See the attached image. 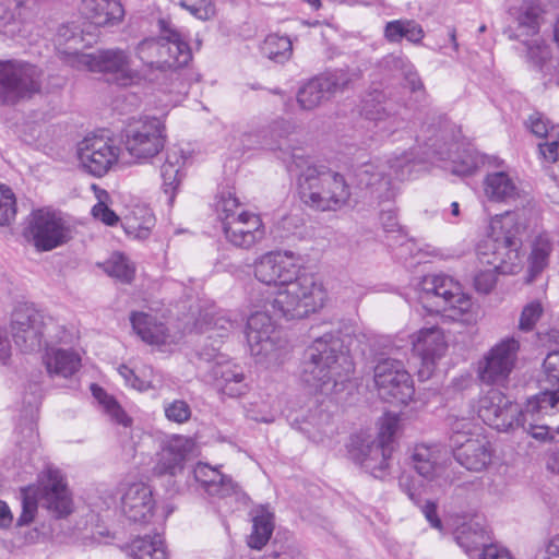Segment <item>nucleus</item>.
<instances>
[{
	"label": "nucleus",
	"instance_id": "f257e3e1",
	"mask_svg": "<svg viewBox=\"0 0 559 559\" xmlns=\"http://www.w3.org/2000/svg\"><path fill=\"white\" fill-rule=\"evenodd\" d=\"M514 213L497 215L490 223V234L478 245L477 257L481 264L490 266L474 276L477 292L488 294L496 285V273L512 274L521 264V239Z\"/></svg>",
	"mask_w": 559,
	"mask_h": 559
},
{
	"label": "nucleus",
	"instance_id": "f03ea898",
	"mask_svg": "<svg viewBox=\"0 0 559 559\" xmlns=\"http://www.w3.org/2000/svg\"><path fill=\"white\" fill-rule=\"evenodd\" d=\"M288 171L298 176L300 200L320 212H336L349 204L352 189L344 175L325 165L311 164L308 157L293 154Z\"/></svg>",
	"mask_w": 559,
	"mask_h": 559
},
{
	"label": "nucleus",
	"instance_id": "7ed1b4c3",
	"mask_svg": "<svg viewBox=\"0 0 559 559\" xmlns=\"http://www.w3.org/2000/svg\"><path fill=\"white\" fill-rule=\"evenodd\" d=\"M342 341L333 332L324 333L314 338L305 352L301 364V380L310 389L330 394L336 392L348 380L349 368H345L341 359Z\"/></svg>",
	"mask_w": 559,
	"mask_h": 559
},
{
	"label": "nucleus",
	"instance_id": "20e7f679",
	"mask_svg": "<svg viewBox=\"0 0 559 559\" xmlns=\"http://www.w3.org/2000/svg\"><path fill=\"white\" fill-rule=\"evenodd\" d=\"M428 142L424 143L421 155H416L413 150L409 152L393 153L385 163L378 165L372 162L360 165L355 176L360 187L373 189L378 192V197L382 198V191H384L385 199L393 198L395 195L392 179L403 181L411 177L415 163L418 159L424 162L431 156H440L444 158L442 153L436 148V143Z\"/></svg>",
	"mask_w": 559,
	"mask_h": 559
},
{
	"label": "nucleus",
	"instance_id": "39448f33",
	"mask_svg": "<svg viewBox=\"0 0 559 559\" xmlns=\"http://www.w3.org/2000/svg\"><path fill=\"white\" fill-rule=\"evenodd\" d=\"M418 298L429 311L442 312L453 321L469 323L474 320L473 302L462 292L461 284L444 274H428L416 285Z\"/></svg>",
	"mask_w": 559,
	"mask_h": 559
},
{
	"label": "nucleus",
	"instance_id": "423d86ee",
	"mask_svg": "<svg viewBox=\"0 0 559 559\" xmlns=\"http://www.w3.org/2000/svg\"><path fill=\"white\" fill-rule=\"evenodd\" d=\"M325 299L323 285L312 275L302 274L278 288L270 304L275 314L294 320L321 309Z\"/></svg>",
	"mask_w": 559,
	"mask_h": 559
},
{
	"label": "nucleus",
	"instance_id": "0eeeda50",
	"mask_svg": "<svg viewBox=\"0 0 559 559\" xmlns=\"http://www.w3.org/2000/svg\"><path fill=\"white\" fill-rule=\"evenodd\" d=\"M166 126L160 118L144 116L129 123L123 134L128 154L139 164L151 163L165 147Z\"/></svg>",
	"mask_w": 559,
	"mask_h": 559
},
{
	"label": "nucleus",
	"instance_id": "6e6552de",
	"mask_svg": "<svg viewBox=\"0 0 559 559\" xmlns=\"http://www.w3.org/2000/svg\"><path fill=\"white\" fill-rule=\"evenodd\" d=\"M250 353L257 362L280 364L287 353L286 341L266 312L257 311L247 320L246 331Z\"/></svg>",
	"mask_w": 559,
	"mask_h": 559
},
{
	"label": "nucleus",
	"instance_id": "1a4fd4ad",
	"mask_svg": "<svg viewBox=\"0 0 559 559\" xmlns=\"http://www.w3.org/2000/svg\"><path fill=\"white\" fill-rule=\"evenodd\" d=\"M557 414H559V391L539 392L527 400L514 427H522L534 439L546 441L552 439L551 431L559 429V421L552 419Z\"/></svg>",
	"mask_w": 559,
	"mask_h": 559
},
{
	"label": "nucleus",
	"instance_id": "9d476101",
	"mask_svg": "<svg viewBox=\"0 0 559 559\" xmlns=\"http://www.w3.org/2000/svg\"><path fill=\"white\" fill-rule=\"evenodd\" d=\"M53 319L33 304H17L11 314L12 338L22 352L40 348L47 328Z\"/></svg>",
	"mask_w": 559,
	"mask_h": 559
},
{
	"label": "nucleus",
	"instance_id": "9b49d317",
	"mask_svg": "<svg viewBox=\"0 0 559 559\" xmlns=\"http://www.w3.org/2000/svg\"><path fill=\"white\" fill-rule=\"evenodd\" d=\"M78 63L88 71L111 75L120 86H130L141 81L140 71L132 68L131 53L121 48L100 49L94 53L76 56Z\"/></svg>",
	"mask_w": 559,
	"mask_h": 559
},
{
	"label": "nucleus",
	"instance_id": "f8f14e48",
	"mask_svg": "<svg viewBox=\"0 0 559 559\" xmlns=\"http://www.w3.org/2000/svg\"><path fill=\"white\" fill-rule=\"evenodd\" d=\"M43 72L37 67L20 61H0V100L14 104L31 97L41 87Z\"/></svg>",
	"mask_w": 559,
	"mask_h": 559
},
{
	"label": "nucleus",
	"instance_id": "ddd939ff",
	"mask_svg": "<svg viewBox=\"0 0 559 559\" xmlns=\"http://www.w3.org/2000/svg\"><path fill=\"white\" fill-rule=\"evenodd\" d=\"M520 350V342L515 337H506L493 345L477 365V377L490 385H504L512 373Z\"/></svg>",
	"mask_w": 559,
	"mask_h": 559
},
{
	"label": "nucleus",
	"instance_id": "4468645a",
	"mask_svg": "<svg viewBox=\"0 0 559 559\" xmlns=\"http://www.w3.org/2000/svg\"><path fill=\"white\" fill-rule=\"evenodd\" d=\"M380 396L389 402L407 404L414 395L413 380L404 365L392 358H381L373 370Z\"/></svg>",
	"mask_w": 559,
	"mask_h": 559
},
{
	"label": "nucleus",
	"instance_id": "2eb2a0df",
	"mask_svg": "<svg viewBox=\"0 0 559 559\" xmlns=\"http://www.w3.org/2000/svg\"><path fill=\"white\" fill-rule=\"evenodd\" d=\"M193 477L213 502L224 501L226 504H247L248 496L231 476L223 474L217 467L199 462L193 467Z\"/></svg>",
	"mask_w": 559,
	"mask_h": 559
},
{
	"label": "nucleus",
	"instance_id": "dca6fc26",
	"mask_svg": "<svg viewBox=\"0 0 559 559\" xmlns=\"http://www.w3.org/2000/svg\"><path fill=\"white\" fill-rule=\"evenodd\" d=\"M467 423L457 421L453 427V456L455 461L469 472L479 473L489 467L495 453L491 442L483 436L466 437L461 432Z\"/></svg>",
	"mask_w": 559,
	"mask_h": 559
},
{
	"label": "nucleus",
	"instance_id": "f3484780",
	"mask_svg": "<svg viewBox=\"0 0 559 559\" xmlns=\"http://www.w3.org/2000/svg\"><path fill=\"white\" fill-rule=\"evenodd\" d=\"M355 74L349 70L338 69L309 80L297 94L301 109L312 110L349 87Z\"/></svg>",
	"mask_w": 559,
	"mask_h": 559
},
{
	"label": "nucleus",
	"instance_id": "a211bd4d",
	"mask_svg": "<svg viewBox=\"0 0 559 559\" xmlns=\"http://www.w3.org/2000/svg\"><path fill=\"white\" fill-rule=\"evenodd\" d=\"M120 147L110 138L87 136L78 148V157L81 167L94 177H103L117 164Z\"/></svg>",
	"mask_w": 559,
	"mask_h": 559
},
{
	"label": "nucleus",
	"instance_id": "6ab92c4d",
	"mask_svg": "<svg viewBox=\"0 0 559 559\" xmlns=\"http://www.w3.org/2000/svg\"><path fill=\"white\" fill-rule=\"evenodd\" d=\"M299 259L292 251L267 252L254 262L255 278L266 285L283 287L301 276Z\"/></svg>",
	"mask_w": 559,
	"mask_h": 559
},
{
	"label": "nucleus",
	"instance_id": "aec40b11",
	"mask_svg": "<svg viewBox=\"0 0 559 559\" xmlns=\"http://www.w3.org/2000/svg\"><path fill=\"white\" fill-rule=\"evenodd\" d=\"M393 447L383 445L365 432L352 437L349 456L376 478H382L389 467Z\"/></svg>",
	"mask_w": 559,
	"mask_h": 559
},
{
	"label": "nucleus",
	"instance_id": "412c9836",
	"mask_svg": "<svg viewBox=\"0 0 559 559\" xmlns=\"http://www.w3.org/2000/svg\"><path fill=\"white\" fill-rule=\"evenodd\" d=\"M520 412L519 404L510 401L497 389L488 390L478 400V417L486 425L498 431H507L514 428Z\"/></svg>",
	"mask_w": 559,
	"mask_h": 559
},
{
	"label": "nucleus",
	"instance_id": "4be33fe9",
	"mask_svg": "<svg viewBox=\"0 0 559 559\" xmlns=\"http://www.w3.org/2000/svg\"><path fill=\"white\" fill-rule=\"evenodd\" d=\"M400 103L392 97L390 91L371 88L361 100V115L374 122L383 135H390L397 127V109Z\"/></svg>",
	"mask_w": 559,
	"mask_h": 559
},
{
	"label": "nucleus",
	"instance_id": "5701e85b",
	"mask_svg": "<svg viewBox=\"0 0 559 559\" xmlns=\"http://www.w3.org/2000/svg\"><path fill=\"white\" fill-rule=\"evenodd\" d=\"M29 231L34 246L40 251H50L70 239V229L63 219L46 210L33 212Z\"/></svg>",
	"mask_w": 559,
	"mask_h": 559
},
{
	"label": "nucleus",
	"instance_id": "b1692460",
	"mask_svg": "<svg viewBox=\"0 0 559 559\" xmlns=\"http://www.w3.org/2000/svg\"><path fill=\"white\" fill-rule=\"evenodd\" d=\"M449 461L447 449L438 443L416 444L411 454V464L416 473L428 481L442 485Z\"/></svg>",
	"mask_w": 559,
	"mask_h": 559
},
{
	"label": "nucleus",
	"instance_id": "393cba45",
	"mask_svg": "<svg viewBox=\"0 0 559 559\" xmlns=\"http://www.w3.org/2000/svg\"><path fill=\"white\" fill-rule=\"evenodd\" d=\"M39 503L56 519L66 518L72 512V498L60 471H46Z\"/></svg>",
	"mask_w": 559,
	"mask_h": 559
},
{
	"label": "nucleus",
	"instance_id": "a878e982",
	"mask_svg": "<svg viewBox=\"0 0 559 559\" xmlns=\"http://www.w3.org/2000/svg\"><path fill=\"white\" fill-rule=\"evenodd\" d=\"M162 34L163 47L167 50L163 55L164 72H170V76L179 80L178 70L186 67L192 59L191 48L182 35L165 20L158 21Z\"/></svg>",
	"mask_w": 559,
	"mask_h": 559
},
{
	"label": "nucleus",
	"instance_id": "bb28decb",
	"mask_svg": "<svg viewBox=\"0 0 559 559\" xmlns=\"http://www.w3.org/2000/svg\"><path fill=\"white\" fill-rule=\"evenodd\" d=\"M223 231L229 243L241 249L252 248L265 235L260 216L247 211H241L237 218H229L223 226Z\"/></svg>",
	"mask_w": 559,
	"mask_h": 559
},
{
	"label": "nucleus",
	"instance_id": "cd10ccee",
	"mask_svg": "<svg viewBox=\"0 0 559 559\" xmlns=\"http://www.w3.org/2000/svg\"><path fill=\"white\" fill-rule=\"evenodd\" d=\"M195 443L192 438L175 435L166 440L157 454L153 472L157 476H176L183 469V464L193 452Z\"/></svg>",
	"mask_w": 559,
	"mask_h": 559
},
{
	"label": "nucleus",
	"instance_id": "c85d7f7f",
	"mask_svg": "<svg viewBox=\"0 0 559 559\" xmlns=\"http://www.w3.org/2000/svg\"><path fill=\"white\" fill-rule=\"evenodd\" d=\"M154 507L152 489L143 483L130 485L121 498L123 514L134 523H147L153 516Z\"/></svg>",
	"mask_w": 559,
	"mask_h": 559
},
{
	"label": "nucleus",
	"instance_id": "c756f323",
	"mask_svg": "<svg viewBox=\"0 0 559 559\" xmlns=\"http://www.w3.org/2000/svg\"><path fill=\"white\" fill-rule=\"evenodd\" d=\"M414 353L420 357L423 366L431 371L435 362L440 359L447 350V342L442 330L438 326L420 329L412 335Z\"/></svg>",
	"mask_w": 559,
	"mask_h": 559
},
{
	"label": "nucleus",
	"instance_id": "7c9ffc66",
	"mask_svg": "<svg viewBox=\"0 0 559 559\" xmlns=\"http://www.w3.org/2000/svg\"><path fill=\"white\" fill-rule=\"evenodd\" d=\"M295 126L287 120H276L263 130L261 146L265 150L281 151V158L288 165L293 162V154L304 155L299 148H294L290 136L295 132Z\"/></svg>",
	"mask_w": 559,
	"mask_h": 559
},
{
	"label": "nucleus",
	"instance_id": "2f4dec72",
	"mask_svg": "<svg viewBox=\"0 0 559 559\" xmlns=\"http://www.w3.org/2000/svg\"><path fill=\"white\" fill-rule=\"evenodd\" d=\"M43 364L51 379H69L81 368V357L73 349L49 347L43 356Z\"/></svg>",
	"mask_w": 559,
	"mask_h": 559
},
{
	"label": "nucleus",
	"instance_id": "473e14b6",
	"mask_svg": "<svg viewBox=\"0 0 559 559\" xmlns=\"http://www.w3.org/2000/svg\"><path fill=\"white\" fill-rule=\"evenodd\" d=\"M82 11L97 26H115L124 16L119 0H82Z\"/></svg>",
	"mask_w": 559,
	"mask_h": 559
},
{
	"label": "nucleus",
	"instance_id": "72a5a7b5",
	"mask_svg": "<svg viewBox=\"0 0 559 559\" xmlns=\"http://www.w3.org/2000/svg\"><path fill=\"white\" fill-rule=\"evenodd\" d=\"M186 156L181 148L173 147L167 150L166 159L160 167L163 190L168 195V203L175 200L176 190L181 180V168L185 165Z\"/></svg>",
	"mask_w": 559,
	"mask_h": 559
},
{
	"label": "nucleus",
	"instance_id": "f704fd0d",
	"mask_svg": "<svg viewBox=\"0 0 559 559\" xmlns=\"http://www.w3.org/2000/svg\"><path fill=\"white\" fill-rule=\"evenodd\" d=\"M130 321L135 333L150 345H163L168 342L169 333L166 325L144 312H132Z\"/></svg>",
	"mask_w": 559,
	"mask_h": 559
},
{
	"label": "nucleus",
	"instance_id": "c9c22d12",
	"mask_svg": "<svg viewBox=\"0 0 559 559\" xmlns=\"http://www.w3.org/2000/svg\"><path fill=\"white\" fill-rule=\"evenodd\" d=\"M383 38L390 44H400L406 39L413 45H419L425 38V31L415 20L399 19L385 23Z\"/></svg>",
	"mask_w": 559,
	"mask_h": 559
},
{
	"label": "nucleus",
	"instance_id": "e433bc0d",
	"mask_svg": "<svg viewBox=\"0 0 559 559\" xmlns=\"http://www.w3.org/2000/svg\"><path fill=\"white\" fill-rule=\"evenodd\" d=\"M485 195L493 202H509L519 197V188L506 171H493L484 180Z\"/></svg>",
	"mask_w": 559,
	"mask_h": 559
},
{
	"label": "nucleus",
	"instance_id": "4c0bfd02",
	"mask_svg": "<svg viewBox=\"0 0 559 559\" xmlns=\"http://www.w3.org/2000/svg\"><path fill=\"white\" fill-rule=\"evenodd\" d=\"M132 559H168L164 538L159 534L139 536L128 545Z\"/></svg>",
	"mask_w": 559,
	"mask_h": 559
},
{
	"label": "nucleus",
	"instance_id": "58836bf2",
	"mask_svg": "<svg viewBox=\"0 0 559 559\" xmlns=\"http://www.w3.org/2000/svg\"><path fill=\"white\" fill-rule=\"evenodd\" d=\"M217 385L229 397H239L247 392L246 377L240 367L221 366L214 370Z\"/></svg>",
	"mask_w": 559,
	"mask_h": 559
},
{
	"label": "nucleus",
	"instance_id": "ea45409f",
	"mask_svg": "<svg viewBox=\"0 0 559 559\" xmlns=\"http://www.w3.org/2000/svg\"><path fill=\"white\" fill-rule=\"evenodd\" d=\"M135 56L142 61L147 70H157L164 72L162 58L163 55L167 53V50L163 47L162 35L158 38H145L140 41L135 49Z\"/></svg>",
	"mask_w": 559,
	"mask_h": 559
},
{
	"label": "nucleus",
	"instance_id": "a19ab883",
	"mask_svg": "<svg viewBox=\"0 0 559 559\" xmlns=\"http://www.w3.org/2000/svg\"><path fill=\"white\" fill-rule=\"evenodd\" d=\"M93 396L98 401L104 412L110 417L116 424L122 425L123 427H130L132 425V418L124 412L117 400L109 395L103 388L97 384L91 386Z\"/></svg>",
	"mask_w": 559,
	"mask_h": 559
},
{
	"label": "nucleus",
	"instance_id": "79ce46f5",
	"mask_svg": "<svg viewBox=\"0 0 559 559\" xmlns=\"http://www.w3.org/2000/svg\"><path fill=\"white\" fill-rule=\"evenodd\" d=\"M551 251L552 243L547 236L540 235L535 239L530 255L528 282L534 281L535 277L545 270V267L548 265V259Z\"/></svg>",
	"mask_w": 559,
	"mask_h": 559
},
{
	"label": "nucleus",
	"instance_id": "37998d69",
	"mask_svg": "<svg viewBox=\"0 0 559 559\" xmlns=\"http://www.w3.org/2000/svg\"><path fill=\"white\" fill-rule=\"evenodd\" d=\"M263 53L277 63L287 61L293 53V44L288 36L270 34L263 45Z\"/></svg>",
	"mask_w": 559,
	"mask_h": 559
},
{
	"label": "nucleus",
	"instance_id": "c03bdc74",
	"mask_svg": "<svg viewBox=\"0 0 559 559\" xmlns=\"http://www.w3.org/2000/svg\"><path fill=\"white\" fill-rule=\"evenodd\" d=\"M105 272L124 284H130L135 275L133 263L122 253H114L104 265Z\"/></svg>",
	"mask_w": 559,
	"mask_h": 559
},
{
	"label": "nucleus",
	"instance_id": "a18cd8bd",
	"mask_svg": "<svg viewBox=\"0 0 559 559\" xmlns=\"http://www.w3.org/2000/svg\"><path fill=\"white\" fill-rule=\"evenodd\" d=\"M272 514L262 512L253 518L252 533L248 545L253 549H261L270 539L273 533Z\"/></svg>",
	"mask_w": 559,
	"mask_h": 559
},
{
	"label": "nucleus",
	"instance_id": "49530a36",
	"mask_svg": "<svg viewBox=\"0 0 559 559\" xmlns=\"http://www.w3.org/2000/svg\"><path fill=\"white\" fill-rule=\"evenodd\" d=\"M540 383L544 385L542 392L559 391V350L548 353L545 357Z\"/></svg>",
	"mask_w": 559,
	"mask_h": 559
},
{
	"label": "nucleus",
	"instance_id": "de8ad7c7",
	"mask_svg": "<svg viewBox=\"0 0 559 559\" xmlns=\"http://www.w3.org/2000/svg\"><path fill=\"white\" fill-rule=\"evenodd\" d=\"M218 218L222 226L230 218H237L238 214L242 211L241 204L236 198L235 193L230 190L222 191L215 203Z\"/></svg>",
	"mask_w": 559,
	"mask_h": 559
},
{
	"label": "nucleus",
	"instance_id": "09e8293b",
	"mask_svg": "<svg viewBox=\"0 0 559 559\" xmlns=\"http://www.w3.org/2000/svg\"><path fill=\"white\" fill-rule=\"evenodd\" d=\"M412 62L403 52H392L383 56L377 62L379 71L388 76H394L396 73H403L411 69Z\"/></svg>",
	"mask_w": 559,
	"mask_h": 559
},
{
	"label": "nucleus",
	"instance_id": "8fccbe9b",
	"mask_svg": "<svg viewBox=\"0 0 559 559\" xmlns=\"http://www.w3.org/2000/svg\"><path fill=\"white\" fill-rule=\"evenodd\" d=\"M154 224L155 219L153 215L146 213L142 221H140L135 215L126 217L123 228L128 235L133 236L134 238L146 239L150 236Z\"/></svg>",
	"mask_w": 559,
	"mask_h": 559
},
{
	"label": "nucleus",
	"instance_id": "3c124183",
	"mask_svg": "<svg viewBox=\"0 0 559 559\" xmlns=\"http://www.w3.org/2000/svg\"><path fill=\"white\" fill-rule=\"evenodd\" d=\"M16 215L15 198L10 188L0 186V226L10 225Z\"/></svg>",
	"mask_w": 559,
	"mask_h": 559
},
{
	"label": "nucleus",
	"instance_id": "603ef678",
	"mask_svg": "<svg viewBox=\"0 0 559 559\" xmlns=\"http://www.w3.org/2000/svg\"><path fill=\"white\" fill-rule=\"evenodd\" d=\"M540 9L532 3H525L520 9L518 16L519 25L526 28L527 35H534L538 32Z\"/></svg>",
	"mask_w": 559,
	"mask_h": 559
},
{
	"label": "nucleus",
	"instance_id": "864d4df0",
	"mask_svg": "<svg viewBox=\"0 0 559 559\" xmlns=\"http://www.w3.org/2000/svg\"><path fill=\"white\" fill-rule=\"evenodd\" d=\"M98 202L92 207V215L94 218L103 222L108 226H114L118 223V215L107 206L104 199L108 198V193L105 190L98 189L96 191Z\"/></svg>",
	"mask_w": 559,
	"mask_h": 559
},
{
	"label": "nucleus",
	"instance_id": "5fc2aeb1",
	"mask_svg": "<svg viewBox=\"0 0 559 559\" xmlns=\"http://www.w3.org/2000/svg\"><path fill=\"white\" fill-rule=\"evenodd\" d=\"M164 413L169 421L176 424L187 423L192 414L190 405L183 400H174L164 404Z\"/></svg>",
	"mask_w": 559,
	"mask_h": 559
},
{
	"label": "nucleus",
	"instance_id": "6e6d98bb",
	"mask_svg": "<svg viewBox=\"0 0 559 559\" xmlns=\"http://www.w3.org/2000/svg\"><path fill=\"white\" fill-rule=\"evenodd\" d=\"M180 4L200 20H209L215 14L212 0H180Z\"/></svg>",
	"mask_w": 559,
	"mask_h": 559
},
{
	"label": "nucleus",
	"instance_id": "4d7b16f0",
	"mask_svg": "<svg viewBox=\"0 0 559 559\" xmlns=\"http://www.w3.org/2000/svg\"><path fill=\"white\" fill-rule=\"evenodd\" d=\"M543 313V307L538 301L527 304L521 313L519 329L524 332L532 331Z\"/></svg>",
	"mask_w": 559,
	"mask_h": 559
},
{
	"label": "nucleus",
	"instance_id": "13d9d810",
	"mask_svg": "<svg viewBox=\"0 0 559 559\" xmlns=\"http://www.w3.org/2000/svg\"><path fill=\"white\" fill-rule=\"evenodd\" d=\"M29 0H0V20L10 22L24 15Z\"/></svg>",
	"mask_w": 559,
	"mask_h": 559
},
{
	"label": "nucleus",
	"instance_id": "bf43d9fd",
	"mask_svg": "<svg viewBox=\"0 0 559 559\" xmlns=\"http://www.w3.org/2000/svg\"><path fill=\"white\" fill-rule=\"evenodd\" d=\"M526 127L536 136L545 139L550 135L552 130L559 129V127L551 124L550 121L540 112L532 114L526 121Z\"/></svg>",
	"mask_w": 559,
	"mask_h": 559
},
{
	"label": "nucleus",
	"instance_id": "052dcab7",
	"mask_svg": "<svg viewBox=\"0 0 559 559\" xmlns=\"http://www.w3.org/2000/svg\"><path fill=\"white\" fill-rule=\"evenodd\" d=\"M538 146L540 154L547 160L557 162L559 159V129L552 130L546 141Z\"/></svg>",
	"mask_w": 559,
	"mask_h": 559
},
{
	"label": "nucleus",
	"instance_id": "680f3d73",
	"mask_svg": "<svg viewBox=\"0 0 559 559\" xmlns=\"http://www.w3.org/2000/svg\"><path fill=\"white\" fill-rule=\"evenodd\" d=\"M472 531V525H464L456 534V542L467 554H469L472 550L477 549L481 543L480 534L477 532L473 533V536L469 535V532Z\"/></svg>",
	"mask_w": 559,
	"mask_h": 559
},
{
	"label": "nucleus",
	"instance_id": "e2e57ef3",
	"mask_svg": "<svg viewBox=\"0 0 559 559\" xmlns=\"http://www.w3.org/2000/svg\"><path fill=\"white\" fill-rule=\"evenodd\" d=\"M397 420L394 417H385L381 423L378 436L374 438L383 445L393 447V438L396 432Z\"/></svg>",
	"mask_w": 559,
	"mask_h": 559
},
{
	"label": "nucleus",
	"instance_id": "0e129e2a",
	"mask_svg": "<svg viewBox=\"0 0 559 559\" xmlns=\"http://www.w3.org/2000/svg\"><path fill=\"white\" fill-rule=\"evenodd\" d=\"M527 55L530 60L540 70L550 59V49L544 43H535L528 46Z\"/></svg>",
	"mask_w": 559,
	"mask_h": 559
},
{
	"label": "nucleus",
	"instance_id": "69168bd1",
	"mask_svg": "<svg viewBox=\"0 0 559 559\" xmlns=\"http://www.w3.org/2000/svg\"><path fill=\"white\" fill-rule=\"evenodd\" d=\"M38 502L36 499L25 496L22 500V512L16 521V526L22 527L31 524L37 511Z\"/></svg>",
	"mask_w": 559,
	"mask_h": 559
},
{
	"label": "nucleus",
	"instance_id": "338daca9",
	"mask_svg": "<svg viewBox=\"0 0 559 559\" xmlns=\"http://www.w3.org/2000/svg\"><path fill=\"white\" fill-rule=\"evenodd\" d=\"M119 374L124 379L126 384L139 391H146L151 388L148 381L140 379L134 371L126 365L118 368Z\"/></svg>",
	"mask_w": 559,
	"mask_h": 559
},
{
	"label": "nucleus",
	"instance_id": "774afa93",
	"mask_svg": "<svg viewBox=\"0 0 559 559\" xmlns=\"http://www.w3.org/2000/svg\"><path fill=\"white\" fill-rule=\"evenodd\" d=\"M403 78L406 82V86L411 90L412 93L425 94L424 84L413 63L411 64V69H407L403 73Z\"/></svg>",
	"mask_w": 559,
	"mask_h": 559
}]
</instances>
